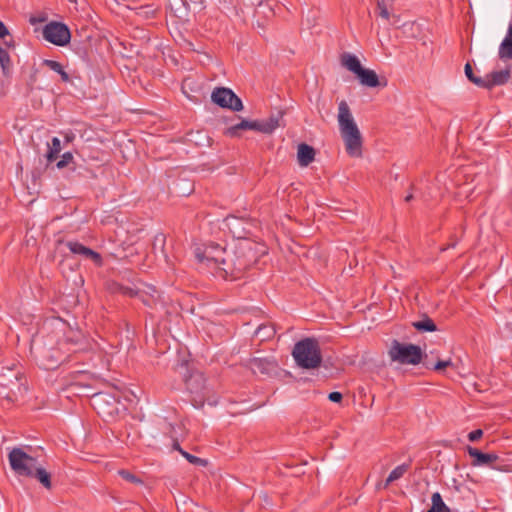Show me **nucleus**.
I'll list each match as a JSON object with an SVG mask.
<instances>
[{
  "instance_id": "1",
  "label": "nucleus",
  "mask_w": 512,
  "mask_h": 512,
  "mask_svg": "<svg viewBox=\"0 0 512 512\" xmlns=\"http://www.w3.org/2000/svg\"><path fill=\"white\" fill-rule=\"evenodd\" d=\"M61 348L66 349V353H60L55 350L52 353L44 355L47 369H54L63 363L74 361L76 365L87 364L91 367H97V361L103 360L102 352L92 351L89 348L88 340L80 331L70 330L65 339L58 343Z\"/></svg>"
},
{
  "instance_id": "2",
  "label": "nucleus",
  "mask_w": 512,
  "mask_h": 512,
  "mask_svg": "<svg viewBox=\"0 0 512 512\" xmlns=\"http://www.w3.org/2000/svg\"><path fill=\"white\" fill-rule=\"evenodd\" d=\"M196 258L200 263L214 266L217 273L224 278H238L245 270V264L235 259V255L227 252L218 244L211 243L203 252L197 251Z\"/></svg>"
},
{
  "instance_id": "3",
  "label": "nucleus",
  "mask_w": 512,
  "mask_h": 512,
  "mask_svg": "<svg viewBox=\"0 0 512 512\" xmlns=\"http://www.w3.org/2000/svg\"><path fill=\"white\" fill-rule=\"evenodd\" d=\"M338 124L346 152L351 157L362 156L363 139L361 132L354 121L349 105L345 100L338 105Z\"/></svg>"
},
{
  "instance_id": "4",
  "label": "nucleus",
  "mask_w": 512,
  "mask_h": 512,
  "mask_svg": "<svg viewBox=\"0 0 512 512\" xmlns=\"http://www.w3.org/2000/svg\"><path fill=\"white\" fill-rule=\"evenodd\" d=\"M190 402L195 408H202L205 403L213 406L218 403V395L213 387L207 383L204 374L193 371L185 380Z\"/></svg>"
},
{
  "instance_id": "5",
  "label": "nucleus",
  "mask_w": 512,
  "mask_h": 512,
  "mask_svg": "<svg viewBox=\"0 0 512 512\" xmlns=\"http://www.w3.org/2000/svg\"><path fill=\"white\" fill-rule=\"evenodd\" d=\"M292 356L296 364L303 369H316L322 363L319 343L314 338L298 341L293 348Z\"/></svg>"
},
{
  "instance_id": "6",
  "label": "nucleus",
  "mask_w": 512,
  "mask_h": 512,
  "mask_svg": "<svg viewBox=\"0 0 512 512\" xmlns=\"http://www.w3.org/2000/svg\"><path fill=\"white\" fill-rule=\"evenodd\" d=\"M72 374L74 380L70 388L78 395L92 397L93 392H99V388L104 384L100 376L85 369H75Z\"/></svg>"
},
{
  "instance_id": "7",
  "label": "nucleus",
  "mask_w": 512,
  "mask_h": 512,
  "mask_svg": "<svg viewBox=\"0 0 512 512\" xmlns=\"http://www.w3.org/2000/svg\"><path fill=\"white\" fill-rule=\"evenodd\" d=\"M389 355L393 361L401 364L417 365L422 360V350L414 344H402L394 340L389 350Z\"/></svg>"
},
{
  "instance_id": "8",
  "label": "nucleus",
  "mask_w": 512,
  "mask_h": 512,
  "mask_svg": "<svg viewBox=\"0 0 512 512\" xmlns=\"http://www.w3.org/2000/svg\"><path fill=\"white\" fill-rule=\"evenodd\" d=\"M11 469L19 476L33 475L37 459L27 454L22 448L14 447L8 454Z\"/></svg>"
},
{
  "instance_id": "9",
  "label": "nucleus",
  "mask_w": 512,
  "mask_h": 512,
  "mask_svg": "<svg viewBox=\"0 0 512 512\" xmlns=\"http://www.w3.org/2000/svg\"><path fill=\"white\" fill-rule=\"evenodd\" d=\"M43 38L56 45L65 46L70 42L71 33L68 26L61 22L51 21L42 30Z\"/></svg>"
},
{
  "instance_id": "10",
  "label": "nucleus",
  "mask_w": 512,
  "mask_h": 512,
  "mask_svg": "<svg viewBox=\"0 0 512 512\" xmlns=\"http://www.w3.org/2000/svg\"><path fill=\"white\" fill-rule=\"evenodd\" d=\"M211 100L221 108L235 112L243 110L242 100L230 88L216 87L211 93Z\"/></svg>"
},
{
  "instance_id": "11",
  "label": "nucleus",
  "mask_w": 512,
  "mask_h": 512,
  "mask_svg": "<svg viewBox=\"0 0 512 512\" xmlns=\"http://www.w3.org/2000/svg\"><path fill=\"white\" fill-rule=\"evenodd\" d=\"M92 406L103 417L114 416L118 413V402L115 397L100 391L93 392Z\"/></svg>"
},
{
  "instance_id": "12",
  "label": "nucleus",
  "mask_w": 512,
  "mask_h": 512,
  "mask_svg": "<svg viewBox=\"0 0 512 512\" xmlns=\"http://www.w3.org/2000/svg\"><path fill=\"white\" fill-rule=\"evenodd\" d=\"M224 226L234 238L244 239L250 235L252 225L245 218L230 215L224 219Z\"/></svg>"
},
{
  "instance_id": "13",
  "label": "nucleus",
  "mask_w": 512,
  "mask_h": 512,
  "mask_svg": "<svg viewBox=\"0 0 512 512\" xmlns=\"http://www.w3.org/2000/svg\"><path fill=\"white\" fill-rule=\"evenodd\" d=\"M247 366L254 374L259 373L261 375L270 376L276 373L278 369V362L273 357H254L248 361Z\"/></svg>"
},
{
  "instance_id": "14",
  "label": "nucleus",
  "mask_w": 512,
  "mask_h": 512,
  "mask_svg": "<svg viewBox=\"0 0 512 512\" xmlns=\"http://www.w3.org/2000/svg\"><path fill=\"white\" fill-rule=\"evenodd\" d=\"M66 246L71 253L80 255L85 259H90L97 266H101L103 263L102 256L98 252L77 241H68L66 242Z\"/></svg>"
},
{
  "instance_id": "15",
  "label": "nucleus",
  "mask_w": 512,
  "mask_h": 512,
  "mask_svg": "<svg viewBox=\"0 0 512 512\" xmlns=\"http://www.w3.org/2000/svg\"><path fill=\"white\" fill-rule=\"evenodd\" d=\"M282 116L283 113L279 111L276 115H271L264 120H250V130L271 134L279 127V121Z\"/></svg>"
},
{
  "instance_id": "16",
  "label": "nucleus",
  "mask_w": 512,
  "mask_h": 512,
  "mask_svg": "<svg viewBox=\"0 0 512 512\" xmlns=\"http://www.w3.org/2000/svg\"><path fill=\"white\" fill-rule=\"evenodd\" d=\"M468 454L473 458V465L480 466L485 465L492 468H496L493 463L498 459V455L494 453H483L477 448L468 447Z\"/></svg>"
},
{
  "instance_id": "17",
  "label": "nucleus",
  "mask_w": 512,
  "mask_h": 512,
  "mask_svg": "<svg viewBox=\"0 0 512 512\" xmlns=\"http://www.w3.org/2000/svg\"><path fill=\"white\" fill-rule=\"evenodd\" d=\"M509 79L510 70L508 68L500 71H493L483 79L484 85H482V88L491 89L494 86L504 85Z\"/></svg>"
},
{
  "instance_id": "18",
  "label": "nucleus",
  "mask_w": 512,
  "mask_h": 512,
  "mask_svg": "<svg viewBox=\"0 0 512 512\" xmlns=\"http://www.w3.org/2000/svg\"><path fill=\"white\" fill-rule=\"evenodd\" d=\"M357 78L359 82L366 87L375 88L381 85L379 81V77L374 70L362 68L357 74ZM387 85V81L385 80L382 83V86L385 87Z\"/></svg>"
},
{
  "instance_id": "19",
  "label": "nucleus",
  "mask_w": 512,
  "mask_h": 512,
  "mask_svg": "<svg viewBox=\"0 0 512 512\" xmlns=\"http://www.w3.org/2000/svg\"><path fill=\"white\" fill-rule=\"evenodd\" d=\"M314 158L315 149L312 146L306 143H301L298 145L297 159L301 167H307L310 163L314 161Z\"/></svg>"
},
{
  "instance_id": "20",
  "label": "nucleus",
  "mask_w": 512,
  "mask_h": 512,
  "mask_svg": "<svg viewBox=\"0 0 512 512\" xmlns=\"http://www.w3.org/2000/svg\"><path fill=\"white\" fill-rule=\"evenodd\" d=\"M500 59H512V24L509 25L507 34L499 46Z\"/></svg>"
},
{
  "instance_id": "21",
  "label": "nucleus",
  "mask_w": 512,
  "mask_h": 512,
  "mask_svg": "<svg viewBox=\"0 0 512 512\" xmlns=\"http://www.w3.org/2000/svg\"><path fill=\"white\" fill-rule=\"evenodd\" d=\"M342 65L355 75L363 68L359 59L350 53H344L341 56Z\"/></svg>"
},
{
  "instance_id": "22",
  "label": "nucleus",
  "mask_w": 512,
  "mask_h": 512,
  "mask_svg": "<svg viewBox=\"0 0 512 512\" xmlns=\"http://www.w3.org/2000/svg\"><path fill=\"white\" fill-rule=\"evenodd\" d=\"M409 467H410V465L409 464H405V463L395 467L390 472L389 476L387 477V479L383 483L382 488L386 489L392 482H394V481L400 479L401 477H403L404 474L408 471Z\"/></svg>"
},
{
  "instance_id": "23",
  "label": "nucleus",
  "mask_w": 512,
  "mask_h": 512,
  "mask_svg": "<svg viewBox=\"0 0 512 512\" xmlns=\"http://www.w3.org/2000/svg\"><path fill=\"white\" fill-rule=\"evenodd\" d=\"M30 477L36 478L44 488L48 490L52 488L51 474L42 467H36L35 470H33V475Z\"/></svg>"
},
{
  "instance_id": "24",
  "label": "nucleus",
  "mask_w": 512,
  "mask_h": 512,
  "mask_svg": "<svg viewBox=\"0 0 512 512\" xmlns=\"http://www.w3.org/2000/svg\"><path fill=\"white\" fill-rule=\"evenodd\" d=\"M242 130H250V120L243 119L241 122L228 127L224 134L229 137H239Z\"/></svg>"
},
{
  "instance_id": "25",
  "label": "nucleus",
  "mask_w": 512,
  "mask_h": 512,
  "mask_svg": "<svg viewBox=\"0 0 512 512\" xmlns=\"http://www.w3.org/2000/svg\"><path fill=\"white\" fill-rule=\"evenodd\" d=\"M432 505L427 512H450L449 507L444 503L439 492H435L431 497Z\"/></svg>"
},
{
  "instance_id": "26",
  "label": "nucleus",
  "mask_w": 512,
  "mask_h": 512,
  "mask_svg": "<svg viewBox=\"0 0 512 512\" xmlns=\"http://www.w3.org/2000/svg\"><path fill=\"white\" fill-rule=\"evenodd\" d=\"M412 325L416 330L421 332H434L437 330L434 321L427 316L423 320L413 322Z\"/></svg>"
},
{
  "instance_id": "27",
  "label": "nucleus",
  "mask_w": 512,
  "mask_h": 512,
  "mask_svg": "<svg viewBox=\"0 0 512 512\" xmlns=\"http://www.w3.org/2000/svg\"><path fill=\"white\" fill-rule=\"evenodd\" d=\"M0 66L2 68V72H3L4 76H9L10 72H11V67H12L10 55L7 52V50L2 48L1 46H0Z\"/></svg>"
},
{
  "instance_id": "28",
  "label": "nucleus",
  "mask_w": 512,
  "mask_h": 512,
  "mask_svg": "<svg viewBox=\"0 0 512 512\" xmlns=\"http://www.w3.org/2000/svg\"><path fill=\"white\" fill-rule=\"evenodd\" d=\"M60 151H61V142H60L59 138L53 137L52 141H51V145L48 146V151L46 154L47 160L49 162L54 161L58 157V154L60 153Z\"/></svg>"
},
{
  "instance_id": "29",
  "label": "nucleus",
  "mask_w": 512,
  "mask_h": 512,
  "mask_svg": "<svg viewBox=\"0 0 512 512\" xmlns=\"http://www.w3.org/2000/svg\"><path fill=\"white\" fill-rule=\"evenodd\" d=\"M464 71H465L466 77L473 84L477 85L478 87H482V85H484V80H483L484 78L477 77V76L474 75L472 66H471V64L469 62H467L465 64Z\"/></svg>"
},
{
  "instance_id": "30",
  "label": "nucleus",
  "mask_w": 512,
  "mask_h": 512,
  "mask_svg": "<svg viewBox=\"0 0 512 512\" xmlns=\"http://www.w3.org/2000/svg\"><path fill=\"white\" fill-rule=\"evenodd\" d=\"M389 5L390 4H387L386 0H377L378 15L385 20H390L391 17V14L388 11Z\"/></svg>"
},
{
  "instance_id": "31",
  "label": "nucleus",
  "mask_w": 512,
  "mask_h": 512,
  "mask_svg": "<svg viewBox=\"0 0 512 512\" xmlns=\"http://www.w3.org/2000/svg\"><path fill=\"white\" fill-rule=\"evenodd\" d=\"M256 335H259L262 337V340L269 339L273 337L274 335V329L267 325L259 326L256 330Z\"/></svg>"
},
{
  "instance_id": "32",
  "label": "nucleus",
  "mask_w": 512,
  "mask_h": 512,
  "mask_svg": "<svg viewBox=\"0 0 512 512\" xmlns=\"http://www.w3.org/2000/svg\"><path fill=\"white\" fill-rule=\"evenodd\" d=\"M118 474L126 481L135 483V484H141L142 481L139 479L136 475L132 474L128 470H119Z\"/></svg>"
},
{
  "instance_id": "33",
  "label": "nucleus",
  "mask_w": 512,
  "mask_h": 512,
  "mask_svg": "<svg viewBox=\"0 0 512 512\" xmlns=\"http://www.w3.org/2000/svg\"><path fill=\"white\" fill-rule=\"evenodd\" d=\"M42 65L46 66L47 68H49L50 70H52L56 73H59L60 70L63 68L61 63H59L58 61H55V60H50V59H44L42 61Z\"/></svg>"
},
{
  "instance_id": "34",
  "label": "nucleus",
  "mask_w": 512,
  "mask_h": 512,
  "mask_svg": "<svg viewBox=\"0 0 512 512\" xmlns=\"http://www.w3.org/2000/svg\"><path fill=\"white\" fill-rule=\"evenodd\" d=\"M181 455L191 464H194V465H204L205 464V460H203L197 456H194L186 451H181Z\"/></svg>"
},
{
  "instance_id": "35",
  "label": "nucleus",
  "mask_w": 512,
  "mask_h": 512,
  "mask_svg": "<svg viewBox=\"0 0 512 512\" xmlns=\"http://www.w3.org/2000/svg\"><path fill=\"white\" fill-rule=\"evenodd\" d=\"M73 161V155L70 152H66L62 155L61 160L56 164L57 168L62 169L69 165Z\"/></svg>"
},
{
  "instance_id": "36",
  "label": "nucleus",
  "mask_w": 512,
  "mask_h": 512,
  "mask_svg": "<svg viewBox=\"0 0 512 512\" xmlns=\"http://www.w3.org/2000/svg\"><path fill=\"white\" fill-rule=\"evenodd\" d=\"M453 363L452 361L449 359V360H446V361H442V360H439L436 362V364L433 366V369L436 370V371H441L443 370L444 368L446 367H449V366H452Z\"/></svg>"
},
{
  "instance_id": "37",
  "label": "nucleus",
  "mask_w": 512,
  "mask_h": 512,
  "mask_svg": "<svg viewBox=\"0 0 512 512\" xmlns=\"http://www.w3.org/2000/svg\"><path fill=\"white\" fill-rule=\"evenodd\" d=\"M482 436H483V431L481 429H476V430L471 431L468 434V439L471 442H475V441L479 440Z\"/></svg>"
},
{
  "instance_id": "38",
  "label": "nucleus",
  "mask_w": 512,
  "mask_h": 512,
  "mask_svg": "<svg viewBox=\"0 0 512 512\" xmlns=\"http://www.w3.org/2000/svg\"><path fill=\"white\" fill-rule=\"evenodd\" d=\"M261 10H268L269 15H274L273 9L270 7V5H268V3L260 2L256 10V13L260 14ZM262 12L264 13L265 11Z\"/></svg>"
},
{
  "instance_id": "39",
  "label": "nucleus",
  "mask_w": 512,
  "mask_h": 512,
  "mask_svg": "<svg viewBox=\"0 0 512 512\" xmlns=\"http://www.w3.org/2000/svg\"><path fill=\"white\" fill-rule=\"evenodd\" d=\"M342 398H343V395L340 392H337V391L331 392L328 395V399L331 402H335V403L341 402Z\"/></svg>"
},
{
  "instance_id": "40",
  "label": "nucleus",
  "mask_w": 512,
  "mask_h": 512,
  "mask_svg": "<svg viewBox=\"0 0 512 512\" xmlns=\"http://www.w3.org/2000/svg\"><path fill=\"white\" fill-rule=\"evenodd\" d=\"M158 242L161 244V250L163 252L164 245H165V235L164 234H158L155 236L154 245H156V243H158Z\"/></svg>"
},
{
  "instance_id": "41",
  "label": "nucleus",
  "mask_w": 512,
  "mask_h": 512,
  "mask_svg": "<svg viewBox=\"0 0 512 512\" xmlns=\"http://www.w3.org/2000/svg\"><path fill=\"white\" fill-rule=\"evenodd\" d=\"M9 30L7 29L6 25L0 21V38L4 39L6 36H9Z\"/></svg>"
},
{
  "instance_id": "42",
  "label": "nucleus",
  "mask_w": 512,
  "mask_h": 512,
  "mask_svg": "<svg viewBox=\"0 0 512 512\" xmlns=\"http://www.w3.org/2000/svg\"><path fill=\"white\" fill-rule=\"evenodd\" d=\"M58 74L60 75L61 80L63 82H69L70 81V77H69L68 73L64 70V68H62Z\"/></svg>"
},
{
  "instance_id": "43",
  "label": "nucleus",
  "mask_w": 512,
  "mask_h": 512,
  "mask_svg": "<svg viewBox=\"0 0 512 512\" xmlns=\"http://www.w3.org/2000/svg\"><path fill=\"white\" fill-rule=\"evenodd\" d=\"M4 45L8 48H14L15 47V41L13 39L10 40H4Z\"/></svg>"
},
{
  "instance_id": "44",
  "label": "nucleus",
  "mask_w": 512,
  "mask_h": 512,
  "mask_svg": "<svg viewBox=\"0 0 512 512\" xmlns=\"http://www.w3.org/2000/svg\"><path fill=\"white\" fill-rule=\"evenodd\" d=\"M173 449H174V450H177L180 454H181V451H184V450L180 447V445H179V443H178V441H177V440H174V442H173Z\"/></svg>"
},
{
  "instance_id": "45",
  "label": "nucleus",
  "mask_w": 512,
  "mask_h": 512,
  "mask_svg": "<svg viewBox=\"0 0 512 512\" xmlns=\"http://www.w3.org/2000/svg\"><path fill=\"white\" fill-rule=\"evenodd\" d=\"M413 199V194H408L406 197H405V201L406 202H410L411 200Z\"/></svg>"
},
{
  "instance_id": "46",
  "label": "nucleus",
  "mask_w": 512,
  "mask_h": 512,
  "mask_svg": "<svg viewBox=\"0 0 512 512\" xmlns=\"http://www.w3.org/2000/svg\"><path fill=\"white\" fill-rule=\"evenodd\" d=\"M453 247H455V243H452V244L448 245V247L442 248L441 250L444 251L448 248H453Z\"/></svg>"
},
{
  "instance_id": "47",
  "label": "nucleus",
  "mask_w": 512,
  "mask_h": 512,
  "mask_svg": "<svg viewBox=\"0 0 512 512\" xmlns=\"http://www.w3.org/2000/svg\"><path fill=\"white\" fill-rule=\"evenodd\" d=\"M392 17H393V19H395V22L399 20V17L396 15H393Z\"/></svg>"
},
{
  "instance_id": "48",
  "label": "nucleus",
  "mask_w": 512,
  "mask_h": 512,
  "mask_svg": "<svg viewBox=\"0 0 512 512\" xmlns=\"http://www.w3.org/2000/svg\"><path fill=\"white\" fill-rule=\"evenodd\" d=\"M387 1V4H391L393 2V0H386Z\"/></svg>"
}]
</instances>
